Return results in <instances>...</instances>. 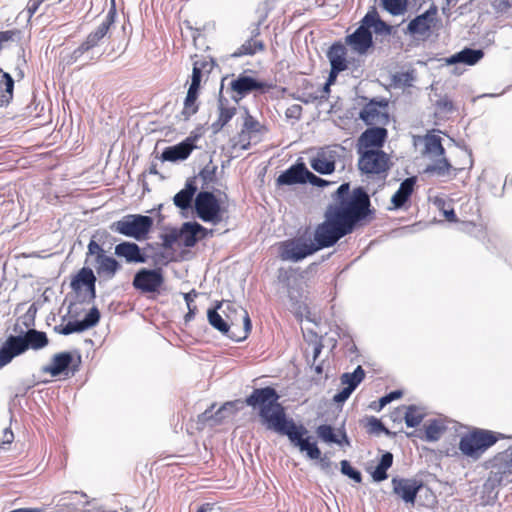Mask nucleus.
<instances>
[{"mask_svg": "<svg viewBox=\"0 0 512 512\" xmlns=\"http://www.w3.org/2000/svg\"><path fill=\"white\" fill-rule=\"evenodd\" d=\"M279 395L272 387L256 388L246 398V404L258 411L260 422L266 429L285 435L307 457L317 460L321 451L316 443L310 442L308 430L303 425H297L293 419H288L284 407L278 402Z\"/></svg>", "mask_w": 512, "mask_h": 512, "instance_id": "1", "label": "nucleus"}, {"mask_svg": "<svg viewBox=\"0 0 512 512\" xmlns=\"http://www.w3.org/2000/svg\"><path fill=\"white\" fill-rule=\"evenodd\" d=\"M369 207V196L362 188H356L350 193L349 184L343 183L336 191V202L327 210L352 232L355 225L368 216Z\"/></svg>", "mask_w": 512, "mask_h": 512, "instance_id": "2", "label": "nucleus"}, {"mask_svg": "<svg viewBox=\"0 0 512 512\" xmlns=\"http://www.w3.org/2000/svg\"><path fill=\"white\" fill-rule=\"evenodd\" d=\"M84 263L87 267L95 270L96 276L105 281L113 279L122 268L116 258L107 255L104 248L96 240V235L92 236L87 245Z\"/></svg>", "mask_w": 512, "mask_h": 512, "instance_id": "3", "label": "nucleus"}, {"mask_svg": "<svg viewBox=\"0 0 512 512\" xmlns=\"http://www.w3.org/2000/svg\"><path fill=\"white\" fill-rule=\"evenodd\" d=\"M226 82H228L227 85L229 89L240 96H245L250 93H258L261 95L276 94L280 91H284V89H279L278 86L271 81L256 78L248 75L246 72H243L239 74L237 78H223L220 85V94L222 93Z\"/></svg>", "mask_w": 512, "mask_h": 512, "instance_id": "4", "label": "nucleus"}, {"mask_svg": "<svg viewBox=\"0 0 512 512\" xmlns=\"http://www.w3.org/2000/svg\"><path fill=\"white\" fill-rule=\"evenodd\" d=\"M498 440L497 434L484 429H474L461 437L459 450L463 455L477 460L482 454Z\"/></svg>", "mask_w": 512, "mask_h": 512, "instance_id": "5", "label": "nucleus"}, {"mask_svg": "<svg viewBox=\"0 0 512 512\" xmlns=\"http://www.w3.org/2000/svg\"><path fill=\"white\" fill-rule=\"evenodd\" d=\"M153 226V219L140 214H128L110 224L111 231L135 240L146 239Z\"/></svg>", "mask_w": 512, "mask_h": 512, "instance_id": "6", "label": "nucleus"}, {"mask_svg": "<svg viewBox=\"0 0 512 512\" xmlns=\"http://www.w3.org/2000/svg\"><path fill=\"white\" fill-rule=\"evenodd\" d=\"M351 233L335 216L327 210L325 221L319 224L314 233L316 251L333 246L340 238Z\"/></svg>", "mask_w": 512, "mask_h": 512, "instance_id": "7", "label": "nucleus"}, {"mask_svg": "<svg viewBox=\"0 0 512 512\" xmlns=\"http://www.w3.org/2000/svg\"><path fill=\"white\" fill-rule=\"evenodd\" d=\"M97 276L91 267H82L71 279L70 287L83 303H91L96 298Z\"/></svg>", "mask_w": 512, "mask_h": 512, "instance_id": "8", "label": "nucleus"}, {"mask_svg": "<svg viewBox=\"0 0 512 512\" xmlns=\"http://www.w3.org/2000/svg\"><path fill=\"white\" fill-rule=\"evenodd\" d=\"M225 309L222 312L225 314L226 321L229 323L230 328H238L240 324H243L241 332L236 335L233 331L229 335V338L235 341H241L245 339L251 330V321L248 312L240 305L232 302L224 303Z\"/></svg>", "mask_w": 512, "mask_h": 512, "instance_id": "9", "label": "nucleus"}, {"mask_svg": "<svg viewBox=\"0 0 512 512\" xmlns=\"http://www.w3.org/2000/svg\"><path fill=\"white\" fill-rule=\"evenodd\" d=\"M195 210L204 222L218 224L222 220L221 207L215 195L211 192H199L195 198Z\"/></svg>", "mask_w": 512, "mask_h": 512, "instance_id": "10", "label": "nucleus"}, {"mask_svg": "<svg viewBox=\"0 0 512 512\" xmlns=\"http://www.w3.org/2000/svg\"><path fill=\"white\" fill-rule=\"evenodd\" d=\"M315 252L314 243L301 238L286 240L279 246V256L284 261L298 262Z\"/></svg>", "mask_w": 512, "mask_h": 512, "instance_id": "11", "label": "nucleus"}, {"mask_svg": "<svg viewBox=\"0 0 512 512\" xmlns=\"http://www.w3.org/2000/svg\"><path fill=\"white\" fill-rule=\"evenodd\" d=\"M361 154L358 166L366 174H380L389 168V158L386 153L378 149H370L359 152Z\"/></svg>", "mask_w": 512, "mask_h": 512, "instance_id": "12", "label": "nucleus"}, {"mask_svg": "<svg viewBox=\"0 0 512 512\" xmlns=\"http://www.w3.org/2000/svg\"><path fill=\"white\" fill-rule=\"evenodd\" d=\"M164 283L160 269H140L134 276L133 286L142 293L158 292Z\"/></svg>", "mask_w": 512, "mask_h": 512, "instance_id": "13", "label": "nucleus"}, {"mask_svg": "<svg viewBox=\"0 0 512 512\" xmlns=\"http://www.w3.org/2000/svg\"><path fill=\"white\" fill-rule=\"evenodd\" d=\"M201 138V133L191 132L182 142L164 149L162 159L164 161L176 162L187 159L191 152L197 148L196 143Z\"/></svg>", "mask_w": 512, "mask_h": 512, "instance_id": "14", "label": "nucleus"}, {"mask_svg": "<svg viewBox=\"0 0 512 512\" xmlns=\"http://www.w3.org/2000/svg\"><path fill=\"white\" fill-rule=\"evenodd\" d=\"M360 118L367 125H386L389 121L387 99L375 101L371 98V101L361 110Z\"/></svg>", "mask_w": 512, "mask_h": 512, "instance_id": "15", "label": "nucleus"}, {"mask_svg": "<svg viewBox=\"0 0 512 512\" xmlns=\"http://www.w3.org/2000/svg\"><path fill=\"white\" fill-rule=\"evenodd\" d=\"M338 148V146H328L318 150L309 160L312 169L320 174H331L334 172L335 163L339 157Z\"/></svg>", "mask_w": 512, "mask_h": 512, "instance_id": "16", "label": "nucleus"}, {"mask_svg": "<svg viewBox=\"0 0 512 512\" xmlns=\"http://www.w3.org/2000/svg\"><path fill=\"white\" fill-rule=\"evenodd\" d=\"M115 11L111 9L106 15L102 23L96 28L95 31L91 32L86 40L74 50L73 56L75 58L81 56L83 53L91 50L99 44V42L107 35L111 25L114 22Z\"/></svg>", "mask_w": 512, "mask_h": 512, "instance_id": "17", "label": "nucleus"}, {"mask_svg": "<svg viewBox=\"0 0 512 512\" xmlns=\"http://www.w3.org/2000/svg\"><path fill=\"white\" fill-rule=\"evenodd\" d=\"M437 22V8L432 5L427 11L412 19L406 32L410 35L428 36Z\"/></svg>", "mask_w": 512, "mask_h": 512, "instance_id": "18", "label": "nucleus"}, {"mask_svg": "<svg viewBox=\"0 0 512 512\" xmlns=\"http://www.w3.org/2000/svg\"><path fill=\"white\" fill-rule=\"evenodd\" d=\"M100 320V312L98 308L93 307L81 321H69L65 325L55 327V330L63 335L79 333L88 330L98 324Z\"/></svg>", "mask_w": 512, "mask_h": 512, "instance_id": "19", "label": "nucleus"}, {"mask_svg": "<svg viewBox=\"0 0 512 512\" xmlns=\"http://www.w3.org/2000/svg\"><path fill=\"white\" fill-rule=\"evenodd\" d=\"M392 487L393 492L404 502L414 504L422 483L415 479L394 477L392 479Z\"/></svg>", "mask_w": 512, "mask_h": 512, "instance_id": "20", "label": "nucleus"}, {"mask_svg": "<svg viewBox=\"0 0 512 512\" xmlns=\"http://www.w3.org/2000/svg\"><path fill=\"white\" fill-rule=\"evenodd\" d=\"M27 351V345L22 336H9L0 348V368L8 365L15 357Z\"/></svg>", "mask_w": 512, "mask_h": 512, "instance_id": "21", "label": "nucleus"}, {"mask_svg": "<svg viewBox=\"0 0 512 512\" xmlns=\"http://www.w3.org/2000/svg\"><path fill=\"white\" fill-rule=\"evenodd\" d=\"M365 371L361 366H358L352 373H343L340 377L341 384L345 387L334 396V401L337 403L345 402L356 387L363 381Z\"/></svg>", "mask_w": 512, "mask_h": 512, "instance_id": "22", "label": "nucleus"}, {"mask_svg": "<svg viewBox=\"0 0 512 512\" xmlns=\"http://www.w3.org/2000/svg\"><path fill=\"white\" fill-rule=\"evenodd\" d=\"M240 98H219L218 119L211 127L215 133L219 132L236 114Z\"/></svg>", "mask_w": 512, "mask_h": 512, "instance_id": "23", "label": "nucleus"}, {"mask_svg": "<svg viewBox=\"0 0 512 512\" xmlns=\"http://www.w3.org/2000/svg\"><path fill=\"white\" fill-rule=\"evenodd\" d=\"M208 230L197 222H186L182 225L177 240L185 247H193L197 241L206 237Z\"/></svg>", "mask_w": 512, "mask_h": 512, "instance_id": "24", "label": "nucleus"}, {"mask_svg": "<svg viewBox=\"0 0 512 512\" xmlns=\"http://www.w3.org/2000/svg\"><path fill=\"white\" fill-rule=\"evenodd\" d=\"M265 131V128L252 116L247 115L244 121L243 129L239 134L238 144L241 148L248 149L250 142H258L260 135Z\"/></svg>", "mask_w": 512, "mask_h": 512, "instance_id": "25", "label": "nucleus"}, {"mask_svg": "<svg viewBox=\"0 0 512 512\" xmlns=\"http://www.w3.org/2000/svg\"><path fill=\"white\" fill-rule=\"evenodd\" d=\"M387 136L386 129L382 127H375L367 129L358 139L359 152L370 150V148L381 147Z\"/></svg>", "mask_w": 512, "mask_h": 512, "instance_id": "26", "label": "nucleus"}, {"mask_svg": "<svg viewBox=\"0 0 512 512\" xmlns=\"http://www.w3.org/2000/svg\"><path fill=\"white\" fill-rule=\"evenodd\" d=\"M114 254L125 259L127 263H144L146 261L140 247L134 242L124 241L117 244L114 248Z\"/></svg>", "mask_w": 512, "mask_h": 512, "instance_id": "27", "label": "nucleus"}, {"mask_svg": "<svg viewBox=\"0 0 512 512\" xmlns=\"http://www.w3.org/2000/svg\"><path fill=\"white\" fill-rule=\"evenodd\" d=\"M347 43L355 52L364 54L373 45L372 33L366 27H358L347 36Z\"/></svg>", "mask_w": 512, "mask_h": 512, "instance_id": "28", "label": "nucleus"}, {"mask_svg": "<svg viewBox=\"0 0 512 512\" xmlns=\"http://www.w3.org/2000/svg\"><path fill=\"white\" fill-rule=\"evenodd\" d=\"M308 169L304 164H298L290 167L288 170L283 172L278 178L277 182L279 185H292L298 183L307 182Z\"/></svg>", "mask_w": 512, "mask_h": 512, "instance_id": "29", "label": "nucleus"}, {"mask_svg": "<svg viewBox=\"0 0 512 512\" xmlns=\"http://www.w3.org/2000/svg\"><path fill=\"white\" fill-rule=\"evenodd\" d=\"M72 360V355L69 352L55 354L51 360V364L43 367L42 371L56 377L68 369Z\"/></svg>", "mask_w": 512, "mask_h": 512, "instance_id": "30", "label": "nucleus"}, {"mask_svg": "<svg viewBox=\"0 0 512 512\" xmlns=\"http://www.w3.org/2000/svg\"><path fill=\"white\" fill-rule=\"evenodd\" d=\"M346 54V48L341 43H334L329 48L327 57L334 72H341L347 68Z\"/></svg>", "mask_w": 512, "mask_h": 512, "instance_id": "31", "label": "nucleus"}, {"mask_svg": "<svg viewBox=\"0 0 512 512\" xmlns=\"http://www.w3.org/2000/svg\"><path fill=\"white\" fill-rule=\"evenodd\" d=\"M484 56L481 49L464 48L460 52L452 55L447 59L448 64L463 63L467 65H475Z\"/></svg>", "mask_w": 512, "mask_h": 512, "instance_id": "32", "label": "nucleus"}, {"mask_svg": "<svg viewBox=\"0 0 512 512\" xmlns=\"http://www.w3.org/2000/svg\"><path fill=\"white\" fill-rule=\"evenodd\" d=\"M260 34L259 24H257L252 30V36L246 40L233 54V57H240L243 55H253L257 51L264 49V44L260 40H256L255 37Z\"/></svg>", "mask_w": 512, "mask_h": 512, "instance_id": "33", "label": "nucleus"}, {"mask_svg": "<svg viewBox=\"0 0 512 512\" xmlns=\"http://www.w3.org/2000/svg\"><path fill=\"white\" fill-rule=\"evenodd\" d=\"M415 183L416 179L414 177H410L400 184V187L391 198L394 208H401L405 204L413 192Z\"/></svg>", "mask_w": 512, "mask_h": 512, "instance_id": "34", "label": "nucleus"}, {"mask_svg": "<svg viewBox=\"0 0 512 512\" xmlns=\"http://www.w3.org/2000/svg\"><path fill=\"white\" fill-rule=\"evenodd\" d=\"M196 186L192 181H188L181 191H179L173 198L175 206L182 210L190 208L193 196L196 193Z\"/></svg>", "mask_w": 512, "mask_h": 512, "instance_id": "35", "label": "nucleus"}, {"mask_svg": "<svg viewBox=\"0 0 512 512\" xmlns=\"http://www.w3.org/2000/svg\"><path fill=\"white\" fill-rule=\"evenodd\" d=\"M424 153L430 158L435 159L444 156L445 149L441 142V137L434 134H427L424 138Z\"/></svg>", "mask_w": 512, "mask_h": 512, "instance_id": "36", "label": "nucleus"}, {"mask_svg": "<svg viewBox=\"0 0 512 512\" xmlns=\"http://www.w3.org/2000/svg\"><path fill=\"white\" fill-rule=\"evenodd\" d=\"M223 306L224 303H219L215 309L208 310L207 317L212 327L229 337L231 334L229 323L217 312V310L221 309Z\"/></svg>", "mask_w": 512, "mask_h": 512, "instance_id": "37", "label": "nucleus"}, {"mask_svg": "<svg viewBox=\"0 0 512 512\" xmlns=\"http://www.w3.org/2000/svg\"><path fill=\"white\" fill-rule=\"evenodd\" d=\"M22 340H24V342L26 343L27 350L29 348L38 350L45 347L48 344L46 334L35 329L28 330L26 334L22 336Z\"/></svg>", "mask_w": 512, "mask_h": 512, "instance_id": "38", "label": "nucleus"}, {"mask_svg": "<svg viewBox=\"0 0 512 512\" xmlns=\"http://www.w3.org/2000/svg\"><path fill=\"white\" fill-rule=\"evenodd\" d=\"M454 112V105L450 98H439L435 103L434 115L439 120H445Z\"/></svg>", "mask_w": 512, "mask_h": 512, "instance_id": "39", "label": "nucleus"}, {"mask_svg": "<svg viewBox=\"0 0 512 512\" xmlns=\"http://www.w3.org/2000/svg\"><path fill=\"white\" fill-rule=\"evenodd\" d=\"M440 159H436L433 164L427 166L425 172L430 174H436L438 176H446L450 174L453 169L452 165L444 156H440Z\"/></svg>", "mask_w": 512, "mask_h": 512, "instance_id": "40", "label": "nucleus"}, {"mask_svg": "<svg viewBox=\"0 0 512 512\" xmlns=\"http://www.w3.org/2000/svg\"><path fill=\"white\" fill-rule=\"evenodd\" d=\"M405 410L404 419L408 427H416L422 422L425 414L421 408L410 405L405 407Z\"/></svg>", "mask_w": 512, "mask_h": 512, "instance_id": "41", "label": "nucleus"}, {"mask_svg": "<svg viewBox=\"0 0 512 512\" xmlns=\"http://www.w3.org/2000/svg\"><path fill=\"white\" fill-rule=\"evenodd\" d=\"M445 430L442 421L434 419L425 425V439L427 441H437Z\"/></svg>", "mask_w": 512, "mask_h": 512, "instance_id": "42", "label": "nucleus"}, {"mask_svg": "<svg viewBox=\"0 0 512 512\" xmlns=\"http://www.w3.org/2000/svg\"><path fill=\"white\" fill-rule=\"evenodd\" d=\"M382 7L393 16L402 15L407 10V0H381Z\"/></svg>", "mask_w": 512, "mask_h": 512, "instance_id": "43", "label": "nucleus"}, {"mask_svg": "<svg viewBox=\"0 0 512 512\" xmlns=\"http://www.w3.org/2000/svg\"><path fill=\"white\" fill-rule=\"evenodd\" d=\"M434 205L443 212L444 217L450 222H457V216L449 201L442 196H436L433 200Z\"/></svg>", "mask_w": 512, "mask_h": 512, "instance_id": "44", "label": "nucleus"}, {"mask_svg": "<svg viewBox=\"0 0 512 512\" xmlns=\"http://www.w3.org/2000/svg\"><path fill=\"white\" fill-rule=\"evenodd\" d=\"M317 436L327 443H337L341 445V441L337 438L334 429L330 425H320L316 429Z\"/></svg>", "mask_w": 512, "mask_h": 512, "instance_id": "45", "label": "nucleus"}, {"mask_svg": "<svg viewBox=\"0 0 512 512\" xmlns=\"http://www.w3.org/2000/svg\"><path fill=\"white\" fill-rule=\"evenodd\" d=\"M203 76L199 66L193 65L191 83L186 96H197Z\"/></svg>", "mask_w": 512, "mask_h": 512, "instance_id": "46", "label": "nucleus"}, {"mask_svg": "<svg viewBox=\"0 0 512 512\" xmlns=\"http://www.w3.org/2000/svg\"><path fill=\"white\" fill-rule=\"evenodd\" d=\"M13 89H14V79L12 78V76L9 73L4 72L0 68V93L5 92V93L9 94L10 96H12Z\"/></svg>", "mask_w": 512, "mask_h": 512, "instance_id": "47", "label": "nucleus"}, {"mask_svg": "<svg viewBox=\"0 0 512 512\" xmlns=\"http://www.w3.org/2000/svg\"><path fill=\"white\" fill-rule=\"evenodd\" d=\"M198 108L197 98H185L181 112L184 120H188L194 115L198 111Z\"/></svg>", "mask_w": 512, "mask_h": 512, "instance_id": "48", "label": "nucleus"}, {"mask_svg": "<svg viewBox=\"0 0 512 512\" xmlns=\"http://www.w3.org/2000/svg\"><path fill=\"white\" fill-rule=\"evenodd\" d=\"M197 296L198 293L195 290L183 294L184 300L188 308V313L185 315V321H190L191 319H193L195 315L196 306L193 305V302Z\"/></svg>", "mask_w": 512, "mask_h": 512, "instance_id": "49", "label": "nucleus"}, {"mask_svg": "<svg viewBox=\"0 0 512 512\" xmlns=\"http://www.w3.org/2000/svg\"><path fill=\"white\" fill-rule=\"evenodd\" d=\"M494 10L501 15H512V0H494Z\"/></svg>", "mask_w": 512, "mask_h": 512, "instance_id": "50", "label": "nucleus"}, {"mask_svg": "<svg viewBox=\"0 0 512 512\" xmlns=\"http://www.w3.org/2000/svg\"><path fill=\"white\" fill-rule=\"evenodd\" d=\"M341 472L356 482H361V473L354 469L347 460L341 461Z\"/></svg>", "mask_w": 512, "mask_h": 512, "instance_id": "51", "label": "nucleus"}, {"mask_svg": "<svg viewBox=\"0 0 512 512\" xmlns=\"http://www.w3.org/2000/svg\"><path fill=\"white\" fill-rule=\"evenodd\" d=\"M380 17L375 8L368 11L367 14L362 19V24L359 27H366V29L370 30V28H374L377 25Z\"/></svg>", "mask_w": 512, "mask_h": 512, "instance_id": "52", "label": "nucleus"}, {"mask_svg": "<svg viewBox=\"0 0 512 512\" xmlns=\"http://www.w3.org/2000/svg\"><path fill=\"white\" fill-rule=\"evenodd\" d=\"M367 428L370 433L380 434L385 432L386 434H389V431L384 427L382 422L375 417H370L368 419Z\"/></svg>", "mask_w": 512, "mask_h": 512, "instance_id": "53", "label": "nucleus"}, {"mask_svg": "<svg viewBox=\"0 0 512 512\" xmlns=\"http://www.w3.org/2000/svg\"><path fill=\"white\" fill-rule=\"evenodd\" d=\"M234 413V405L230 402L225 403L215 413V421L220 422Z\"/></svg>", "mask_w": 512, "mask_h": 512, "instance_id": "54", "label": "nucleus"}, {"mask_svg": "<svg viewBox=\"0 0 512 512\" xmlns=\"http://www.w3.org/2000/svg\"><path fill=\"white\" fill-rule=\"evenodd\" d=\"M194 65H197L199 66L200 68V71L204 74H208L212 71L214 65H215V62L213 61V59H202V60H197L194 62Z\"/></svg>", "mask_w": 512, "mask_h": 512, "instance_id": "55", "label": "nucleus"}, {"mask_svg": "<svg viewBox=\"0 0 512 512\" xmlns=\"http://www.w3.org/2000/svg\"><path fill=\"white\" fill-rule=\"evenodd\" d=\"M402 395V393L400 391H393L387 395H385L384 397H382L380 400H379V406H378V409H382L384 406H386L388 403H390L391 401L395 400V399H398L400 398Z\"/></svg>", "mask_w": 512, "mask_h": 512, "instance_id": "56", "label": "nucleus"}, {"mask_svg": "<svg viewBox=\"0 0 512 512\" xmlns=\"http://www.w3.org/2000/svg\"><path fill=\"white\" fill-rule=\"evenodd\" d=\"M46 0H29L27 3V12L29 18H31L39 9L40 5L45 2Z\"/></svg>", "mask_w": 512, "mask_h": 512, "instance_id": "57", "label": "nucleus"}, {"mask_svg": "<svg viewBox=\"0 0 512 512\" xmlns=\"http://www.w3.org/2000/svg\"><path fill=\"white\" fill-rule=\"evenodd\" d=\"M372 477H373L374 481H377V482L383 481V480L387 479V477H388L387 470L382 468L380 465H377L375 470L372 472Z\"/></svg>", "mask_w": 512, "mask_h": 512, "instance_id": "58", "label": "nucleus"}, {"mask_svg": "<svg viewBox=\"0 0 512 512\" xmlns=\"http://www.w3.org/2000/svg\"><path fill=\"white\" fill-rule=\"evenodd\" d=\"M393 463V455L390 452H386L382 455L380 462L378 465H380L385 470H388Z\"/></svg>", "mask_w": 512, "mask_h": 512, "instance_id": "59", "label": "nucleus"}, {"mask_svg": "<svg viewBox=\"0 0 512 512\" xmlns=\"http://www.w3.org/2000/svg\"><path fill=\"white\" fill-rule=\"evenodd\" d=\"M374 31H375V33H378V34H390L391 27L386 22L379 19L377 25H375V27H374Z\"/></svg>", "mask_w": 512, "mask_h": 512, "instance_id": "60", "label": "nucleus"}, {"mask_svg": "<svg viewBox=\"0 0 512 512\" xmlns=\"http://www.w3.org/2000/svg\"><path fill=\"white\" fill-rule=\"evenodd\" d=\"M307 182H309V183H311V184H313L315 186H324V185L327 184V182L324 179L314 175L309 170H308V173H307Z\"/></svg>", "mask_w": 512, "mask_h": 512, "instance_id": "61", "label": "nucleus"}, {"mask_svg": "<svg viewBox=\"0 0 512 512\" xmlns=\"http://www.w3.org/2000/svg\"><path fill=\"white\" fill-rule=\"evenodd\" d=\"M501 459L505 461L504 472L512 473V451L510 453L506 452Z\"/></svg>", "mask_w": 512, "mask_h": 512, "instance_id": "62", "label": "nucleus"}, {"mask_svg": "<svg viewBox=\"0 0 512 512\" xmlns=\"http://www.w3.org/2000/svg\"><path fill=\"white\" fill-rule=\"evenodd\" d=\"M340 72H334V69L331 68V71H330V74H329V77H328V80H327V83L325 84L324 86V91L325 92H329V86L331 84H333L337 78V75L339 74Z\"/></svg>", "mask_w": 512, "mask_h": 512, "instance_id": "63", "label": "nucleus"}, {"mask_svg": "<svg viewBox=\"0 0 512 512\" xmlns=\"http://www.w3.org/2000/svg\"><path fill=\"white\" fill-rule=\"evenodd\" d=\"M301 111L300 106H292L291 108L287 109L286 115L288 117H298Z\"/></svg>", "mask_w": 512, "mask_h": 512, "instance_id": "64", "label": "nucleus"}]
</instances>
